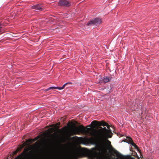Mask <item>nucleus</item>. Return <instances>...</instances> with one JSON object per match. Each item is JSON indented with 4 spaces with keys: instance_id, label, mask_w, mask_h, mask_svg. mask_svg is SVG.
Here are the masks:
<instances>
[{
    "instance_id": "1",
    "label": "nucleus",
    "mask_w": 159,
    "mask_h": 159,
    "mask_svg": "<svg viewBox=\"0 0 159 159\" xmlns=\"http://www.w3.org/2000/svg\"><path fill=\"white\" fill-rule=\"evenodd\" d=\"M106 125L105 126L107 127L108 129L106 127H100L98 129L97 141H96L93 136L82 138V141L85 143L95 145L97 150L100 154H103L107 152V148L106 143L111 146V142L108 139L112 137L113 134L110 129V125L107 123Z\"/></svg>"
},
{
    "instance_id": "2",
    "label": "nucleus",
    "mask_w": 159,
    "mask_h": 159,
    "mask_svg": "<svg viewBox=\"0 0 159 159\" xmlns=\"http://www.w3.org/2000/svg\"><path fill=\"white\" fill-rule=\"evenodd\" d=\"M74 128L72 129L69 133V135H73L75 134H79L80 133H86L88 131L91 130V128H85L83 125H80L79 127L74 125Z\"/></svg>"
},
{
    "instance_id": "3",
    "label": "nucleus",
    "mask_w": 159,
    "mask_h": 159,
    "mask_svg": "<svg viewBox=\"0 0 159 159\" xmlns=\"http://www.w3.org/2000/svg\"><path fill=\"white\" fill-rule=\"evenodd\" d=\"M107 124V123L104 121H97L96 120H93L92 121L90 125H88L87 127H90L91 125L93 126V128L96 127L97 126H105Z\"/></svg>"
},
{
    "instance_id": "4",
    "label": "nucleus",
    "mask_w": 159,
    "mask_h": 159,
    "mask_svg": "<svg viewBox=\"0 0 159 159\" xmlns=\"http://www.w3.org/2000/svg\"><path fill=\"white\" fill-rule=\"evenodd\" d=\"M102 23L101 20L99 18H96L94 19L90 20L86 24L87 25H97L100 24Z\"/></svg>"
},
{
    "instance_id": "5",
    "label": "nucleus",
    "mask_w": 159,
    "mask_h": 159,
    "mask_svg": "<svg viewBox=\"0 0 159 159\" xmlns=\"http://www.w3.org/2000/svg\"><path fill=\"white\" fill-rule=\"evenodd\" d=\"M58 5L60 6L68 7L71 5V2L66 0H59Z\"/></svg>"
},
{
    "instance_id": "6",
    "label": "nucleus",
    "mask_w": 159,
    "mask_h": 159,
    "mask_svg": "<svg viewBox=\"0 0 159 159\" xmlns=\"http://www.w3.org/2000/svg\"><path fill=\"white\" fill-rule=\"evenodd\" d=\"M32 8L39 11H42L43 9V7L41 5L37 4L32 6Z\"/></svg>"
},
{
    "instance_id": "7",
    "label": "nucleus",
    "mask_w": 159,
    "mask_h": 159,
    "mask_svg": "<svg viewBox=\"0 0 159 159\" xmlns=\"http://www.w3.org/2000/svg\"><path fill=\"white\" fill-rule=\"evenodd\" d=\"M26 144L25 143H24L22 145H21L20 147L18 148L16 151L13 152L12 154L14 155H16L17 152L19 151H20L25 146Z\"/></svg>"
},
{
    "instance_id": "8",
    "label": "nucleus",
    "mask_w": 159,
    "mask_h": 159,
    "mask_svg": "<svg viewBox=\"0 0 159 159\" xmlns=\"http://www.w3.org/2000/svg\"><path fill=\"white\" fill-rule=\"evenodd\" d=\"M111 78L109 77H104L103 79V81L105 83L108 82L110 81V80H111Z\"/></svg>"
},
{
    "instance_id": "9",
    "label": "nucleus",
    "mask_w": 159,
    "mask_h": 159,
    "mask_svg": "<svg viewBox=\"0 0 159 159\" xmlns=\"http://www.w3.org/2000/svg\"><path fill=\"white\" fill-rule=\"evenodd\" d=\"M130 144H131L132 146H134L135 148H136L137 150L140 153V150L138 146L133 142Z\"/></svg>"
},
{
    "instance_id": "10",
    "label": "nucleus",
    "mask_w": 159,
    "mask_h": 159,
    "mask_svg": "<svg viewBox=\"0 0 159 159\" xmlns=\"http://www.w3.org/2000/svg\"><path fill=\"white\" fill-rule=\"evenodd\" d=\"M71 84L72 83H70V82L66 83H65V84H64L62 86V87H57L58 89H59V90L62 89H63L66 86V85L67 84Z\"/></svg>"
},
{
    "instance_id": "11",
    "label": "nucleus",
    "mask_w": 159,
    "mask_h": 159,
    "mask_svg": "<svg viewBox=\"0 0 159 159\" xmlns=\"http://www.w3.org/2000/svg\"><path fill=\"white\" fill-rule=\"evenodd\" d=\"M128 139L126 140V142L129 143L131 144L133 142L132 139L130 138H128Z\"/></svg>"
},
{
    "instance_id": "12",
    "label": "nucleus",
    "mask_w": 159,
    "mask_h": 159,
    "mask_svg": "<svg viewBox=\"0 0 159 159\" xmlns=\"http://www.w3.org/2000/svg\"><path fill=\"white\" fill-rule=\"evenodd\" d=\"M58 89L57 87H49L48 89H46L47 91H48L50 89Z\"/></svg>"
},
{
    "instance_id": "13",
    "label": "nucleus",
    "mask_w": 159,
    "mask_h": 159,
    "mask_svg": "<svg viewBox=\"0 0 159 159\" xmlns=\"http://www.w3.org/2000/svg\"><path fill=\"white\" fill-rule=\"evenodd\" d=\"M3 25L2 24H0V34L2 33V31L1 30V29Z\"/></svg>"
},
{
    "instance_id": "14",
    "label": "nucleus",
    "mask_w": 159,
    "mask_h": 159,
    "mask_svg": "<svg viewBox=\"0 0 159 159\" xmlns=\"http://www.w3.org/2000/svg\"><path fill=\"white\" fill-rule=\"evenodd\" d=\"M60 125V122H59V123H57L56 124V127L57 128H58L59 127V126Z\"/></svg>"
},
{
    "instance_id": "15",
    "label": "nucleus",
    "mask_w": 159,
    "mask_h": 159,
    "mask_svg": "<svg viewBox=\"0 0 159 159\" xmlns=\"http://www.w3.org/2000/svg\"><path fill=\"white\" fill-rule=\"evenodd\" d=\"M89 133L92 136H95L96 134L95 133H92V132H89Z\"/></svg>"
},
{
    "instance_id": "16",
    "label": "nucleus",
    "mask_w": 159,
    "mask_h": 159,
    "mask_svg": "<svg viewBox=\"0 0 159 159\" xmlns=\"http://www.w3.org/2000/svg\"><path fill=\"white\" fill-rule=\"evenodd\" d=\"M28 142H31L30 140H27V141Z\"/></svg>"
},
{
    "instance_id": "17",
    "label": "nucleus",
    "mask_w": 159,
    "mask_h": 159,
    "mask_svg": "<svg viewBox=\"0 0 159 159\" xmlns=\"http://www.w3.org/2000/svg\"><path fill=\"white\" fill-rule=\"evenodd\" d=\"M75 138V137H73L72 138V139H74Z\"/></svg>"
},
{
    "instance_id": "18",
    "label": "nucleus",
    "mask_w": 159,
    "mask_h": 159,
    "mask_svg": "<svg viewBox=\"0 0 159 159\" xmlns=\"http://www.w3.org/2000/svg\"><path fill=\"white\" fill-rule=\"evenodd\" d=\"M75 137H77V138H78V137H77L76 136H75Z\"/></svg>"
},
{
    "instance_id": "19",
    "label": "nucleus",
    "mask_w": 159,
    "mask_h": 159,
    "mask_svg": "<svg viewBox=\"0 0 159 159\" xmlns=\"http://www.w3.org/2000/svg\"><path fill=\"white\" fill-rule=\"evenodd\" d=\"M108 158L109 159H110V157H108Z\"/></svg>"
},
{
    "instance_id": "20",
    "label": "nucleus",
    "mask_w": 159,
    "mask_h": 159,
    "mask_svg": "<svg viewBox=\"0 0 159 159\" xmlns=\"http://www.w3.org/2000/svg\"><path fill=\"white\" fill-rule=\"evenodd\" d=\"M37 138H36V139H35V140H37Z\"/></svg>"
},
{
    "instance_id": "21",
    "label": "nucleus",
    "mask_w": 159,
    "mask_h": 159,
    "mask_svg": "<svg viewBox=\"0 0 159 159\" xmlns=\"http://www.w3.org/2000/svg\"><path fill=\"white\" fill-rule=\"evenodd\" d=\"M76 123H77V122H76Z\"/></svg>"
}]
</instances>
